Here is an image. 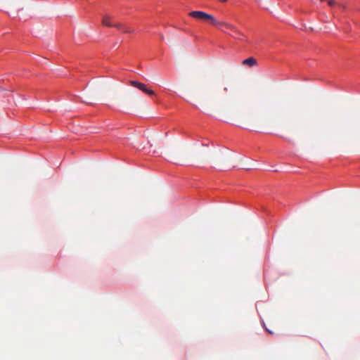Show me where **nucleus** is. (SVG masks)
Here are the masks:
<instances>
[{"instance_id":"1","label":"nucleus","mask_w":360,"mask_h":360,"mask_svg":"<svg viewBox=\"0 0 360 360\" xmlns=\"http://www.w3.org/2000/svg\"><path fill=\"white\" fill-rule=\"evenodd\" d=\"M227 92V87H224L222 89L217 91H206L201 94L200 98L207 103H214L223 100L226 96Z\"/></svg>"},{"instance_id":"4","label":"nucleus","mask_w":360,"mask_h":360,"mask_svg":"<svg viewBox=\"0 0 360 360\" xmlns=\"http://www.w3.org/2000/svg\"><path fill=\"white\" fill-rule=\"evenodd\" d=\"M129 84L132 86L139 89V90L142 91L143 92L146 93L148 95H155V92L153 90L148 89L146 85L143 83L139 82L138 81L131 80L129 81Z\"/></svg>"},{"instance_id":"7","label":"nucleus","mask_w":360,"mask_h":360,"mask_svg":"<svg viewBox=\"0 0 360 360\" xmlns=\"http://www.w3.org/2000/svg\"><path fill=\"white\" fill-rule=\"evenodd\" d=\"M230 115L235 118H240L243 116V112L240 109H233L230 112Z\"/></svg>"},{"instance_id":"10","label":"nucleus","mask_w":360,"mask_h":360,"mask_svg":"<svg viewBox=\"0 0 360 360\" xmlns=\"http://www.w3.org/2000/svg\"><path fill=\"white\" fill-rule=\"evenodd\" d=\"M220 1H223V2H224V1H226V0H220Z\"/></svg>"},{"instance_id":"3","label":"nucleus","mask_w":360,"mask_h":360,"mask_svg":"<svg viewBox=\"0 0 360 360\" xmlns=\"http://www.w3.org/2000/svg\"><path fill=\"white\" fill-rule=\"evenodd\" d=\"M189 15L198 20L210 22L213 25H221L223 24V22L217 21L213 15L203 11H194L191 12Z\"/></svg>"},{"instance_id":"6","label":"nucleus","mask_w":360,"mask_h":360,"mask_svg":"<svg viewBox=\"0 0 360 360\" xmlns=\"http://www.w3.org/2000/svg\"><path fill=\"white\" fill-rule=\"evenodd\" d=\"M242 64L243 65H248L249 67H253L257 65V60L253 57H250L243 60Z\"/></svg>"},{"instance_id":"2","label":"nucleus","mask_w":360,"mask_h":360,"mask_svg":"<svg viewBox=\"0 0 360 360\" xmlns=\"http://www.w3.org/2000/svg\"><path fill=\"white\" fill-rule=\"evenodd\" d=\"M113 19V16L110 15H105L102 18V24L105 26L109 27H116L117 29L121 30L124 33H133L134 30L131 27H127L122 23H112V20Z\"/></svg>"},{"instance_id":"9","label":"nucleus","mask_w":360,"mask_h":360,"mask_svg":"<svg viewBox=\"0 0 360 360\" xmlns=\"http://www.w3.org/2000/svg\"><path fill=\"white\" fill-rule=\"evenodd\" d=\"M266 330H267L269 333H271V334L272 333V332H271V331L268 330L267 329H266Z\"/></svg>"},{"instance_id":"5","label":"nucleus","mask_w":360,"mask_h":360,"mask_svg":"<svg viewBox=\"0 0 360 360\" xmlns=\"http://www.w3.org/2000/svg\"><path fill=\"white\" fill-rule=\"evenodd\" d=\"M221 25L224 26L225 27H226L228 29H230V30L234 31L235 34L233 35V37L234 38L238 39H243V34L242 33H240V32H238L233 26H232L229 24H226L225 22H223V24Z\"/></svg>"},{"instance_id":"8","label":"nucleus","mask_w":360,"mask_h":360,"mask_svg":"<svg viewBox=\"0 0 360 360\" xmlns=\"http://www.w3.org/2000/svg\"><path fill=\"white\" fill-rule=\"evenodd\" d=\"M328 4L330 6H333L335 5V1L334 0H328Z\"/></svg>"}]
</instances>
